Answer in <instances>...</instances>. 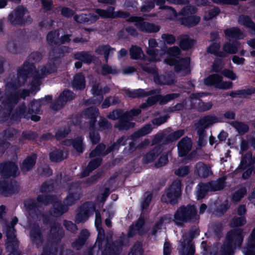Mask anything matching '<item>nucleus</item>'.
<instances>
[{"label": "nucleus", "mask_w": 255, "mask_h": 255, "mask_svg": "<svg viewBox=\"0 0 255 255\" xmlns=\"http://www.w3.org/2000/svg\"><path fill=\"white\" fill-rule=\"evenodd\" d=\"M98 114V110L96 108H90L86 110L83 113V116L91 119L90 128H93L95 120Z\"/></svg>", "instance_id": "393cba45"}, {"label": "nucleus", "mask_w": 255, "mask_h": 255, "mask_svg": "<svg viewBox=\"0 0 255 255\" xmlns=\"http://www.w3.org/2000/svg\"><path fill=\"white\" fill-rule=\"evenodd\" d=\"M74 56L75 59L86 63H90L92 60V56L90 54L85 52L77 53Z\"/></svg>", "instance_id": "e433bc0d"}, {"label": "nucleus", "mask_w": 255, "mask_h": 255, "mask_svg": "<svg viewBox=\"0 0 255 255\" xmlns=\"http://www.w3.org/2000/svg\"><path fill=\"white\" fill-rule=\"evenodd\" d=\"M131 57L133 59H138L142 57L143 53L141 49L136 46H132L130 50Z\"/></svg>", "instance_id": "ea45409f"}, {"label": "nucleus", "mask_w": 255, "mask_h": 255, "mask_svg": "<svg viewBox=\"0 0 255 255\" xmlns=\"http://www.w3.org/2000/svg\"><path fill=\"white\" fill-rule=\"evenodd\" d=\"M149 47L147 49V54L149 58L152 61H159L164 59L165 63L169 65H175L176 72L183 71V74L189 72L188 66L190 62L189 58L179 59L178 57L180 53V49L177 47H173L168 49L167 51L164 50L155 51L154 48L157 47V43L154 39L148 41Z\"/></svg>", "instance_id": "f257e3e1"}, {"label": "nucleus", "mask_w": 255, "mask_h": 255, "mask_svg": "<svg viewBox=\"0 0 255 255\" xmlns=\"http://www.w3.org/2000/svg\"><path fill=\"white\" fill-rule=\"evenodd\" d=\"M73 146L77 151L82 152L83 151L82 139L79 138L75 140L73 143Z\"/></svg>", "instance_id": "bf43d9fd"}, {"label": "nucleus", "mask_w": 255, "mask_h": 255, "mask_svg": "<svg viewBox=\"0 0 255 255\" xmlns=\"http://www.w3.org/2000/svg\"><path fill=\"white\" fill-rule=\"evenodd\" d=\"M30 237L33 242L36 244H38L41 242V237L38 228L31 231Z\"/></svg>", "instance_id": "37998d69"}, {"label": "nucleus", "mask_w": 255, "mask_h": 255, "mask_svg": "<svg viewBox=\"0 0 255 255\" xmlns=\"http://www.w3.org/2000/svg\"><path fill=\"white\" fill-rule=\"evenodd\" d=\"M218 122V119L215 116H206L200 120L198 123V128L200 129L205 128Z\"/></svg>", "instance_id": "4be33fe9"}, {"label": "nucleus", "mask_w": 255, "mask_h": 255, "mask_svg": "<svg viewBox=\"0 0 255 255\" xmlns=\"http://www.w3.org/2000/svg\"><path fill=\"white\" fill-rule=\"evenodd\" d=\"M220 48V45L218 43H214L208 49V51L211 53L216 54Z\"/></svg>", "instance_id": "774afa93"}, {"label": "nucleus", "mask_w": 255, "mask_h": 255, "mask_svg": "<svg viewBox=\"0 0 255 255\" xmlns=\"http://www.w3.org/2000/svg\"><path fill=\"white\" fill-rule=\"evenodd\" d=\"M152 130L151 125H147L141 128L139 130L134 133L133 135V138L138 137L141 136H143L149 133Z\"/></svg>", "instance_id": "79ce46f5"}, {"label": "nucleus", "mask_w": 255, "mask_h": 255, "mask_svg": "<svg viewBox=\"0 0 255 255\" xmlns=\"http://www.w3.org/2000/svg\"><path fill=\"white\" fill-rule=\"evenodd\" d=\"M235 128L240 133H244L248 130V127L243 123H236L235 125Z\"/></svg>", "instance_id": "052dcab7"}, {"label": "nucleus", "mask_w": 255, "mask_h": 255, "mask_svg": "<svg viewBox=\"0 0 255 255\" xmlns=\"http://www.w3.org/2000/svg\"><path fill=\"white\" fill-rule=\"evenodd\" d=\"M197 217L194 206L189 205L180 208L174 215V220L176 224H180L197 219Z\"/></svg>", "instance_id": "423d86ee"}, {"label": "nucleus", "mask_w": 255, "mask_h": 255, "mask_svg": "<svg viewBox=\"0 0 255 255\" xmlns=\"http://www.w3.org/2000/svg\"><path fill=\"white\" fill-rule=\"evenodd\" d=\"M190 171L189 168L187 166L179 167L175 171V174L178 176H184Z\"/></svg>", "instance_id": "49530a36"}, {"label": "nucleus", "mask_w": 255, "mask_h": 255, "mask_svg": "<svg viewBox=\"0 0 255 255\" xmlns=\"http://www.w3.org/2000/svg\"><path fill=\"white\" fill-rule=\"evenodd\" d=\"M161 38L163 39L164 43H167L168 44H173L175 41V37L172 35L164 34H162Z\"/></svg>", "instance_id": "4d7b16f0"}, {"label": "nucleus", "mask_w": 255, "mask_h": 255, "mask_svg": "<svg viewBox=\"0 0 255 255\" xmlns=\"http://www.w3.org/2000/svg\"><path fill=\"white\" fill-rule=\"evenodd\" d=\"M114 51L115 49L111 48L108 45L99 46L96 51L98 54L104 55L106 61L108 60V56L113 54Z\"/></svg>", "instance_id": "473e14b6"}, {"label": "nucleus", "mask_w": 255, "mask_h": 255, "mask_svg": "<svg viewBox=\"0 0 255 255\" xmlns=\"http://www.w3.org/2000/svg\"><path fill=\"white\" fill-rule=\"evenodd\" d=\"M247 190L245 188H242L236 191L233 196V199L235 201H239L246 194Z\"/></svg>", "instance_id": "c03bdc74"}, {"label": "nucleus", "mask_w": 255, "mask_h": 255, "mask_svg": "<svg viewBox=\"0 0 255 255\" xmlns=\"http://www.w3.org/2000/svg\"><path fill=\"white\" fill-rule=\"evenodd\" d=\"M184 133L185 130L184 129H179L170 134L169 138L171 141L175 140L183 135Z\"/></svg>", "instance_id": "3c124183"}, {"label": "nucleus", "mask_w": 255, "mask_h": 255, "mask_svg": "<svg viewBox=\"0 0 255 255\" xmlns=\"http://www.w3.org/2000/svg\"><path fill=\"white\" fill-rule=\"evenodd\" d=\"M142 252L141 245L138 243L133 247L128 255H141Z\"/></svg>", "instance_id": "5fc2aeb1"}, {"label": "nucleus", "mask_w": 255, "mask_h": 255, "mask_svg": "<svg viewBox=\"0 0 255 255\" xmlns=\"http://www.w3.org/2000/svg\"><path fill=\"white\" fill-rule=\"evenodd\" d=\"M143 223L144 222L142 219H139L135 225L131 227L128 233V236H131L136 233H140V229L143 226Z\"/></svg>", "instance_id": "a19ab883"}, {"label": "nucleus", "mask_w": 255, "mask_h": 255, "mask_svg": "<svg viewBox=\"0 0 255 255\" xmlns=\"http://www.w3.org/2000/svg\"><path fill=\"white\" fill-rule=\"evenodd\" d=\"M101 162V160L99 158H97L96 159H94L92 161H91L87 167V169L90 171H91L96 168L100 164Z\"/></svg>", "instance_id": "09e8293b"}, {"label": "nucleus", "mask_w": 255, "mask_h": 255, "mask_svg": "<svg viewBox=\"0 0 255 255\" xmlns=\"http://www.w3.org/2000/svg\"><path fill=\"white\" fill-rule=\"evenodd\" d=\"M222 73L225 77L232 80H235L237 78L236 74L230 70L225 69L222 71Z\"/></svg>", "instance_id": "6e6d98bb"}, {"label": "nucleus", "mask_w": 255, "mask_h": 255, "mask_svg": "<svg viewBox=\"0 0 255 255\" xmlns=\"http://www.w3.org/2000/svg\"><path fill=\"white\" fill-rule=\"evenodd\" d=\"M67 211V207L62 206L58 202L56 201L54 204L53 214L55 216L61 215Z\"/></svg>", "instance_id": "58836bf2"}, {"label": "nucleus", "mask_w": 255, "mask_h": 255, "mask_svg": "<svg viewBox=\"0 0 255 255\" xmlns=\"http://www.w3.org/2000/svg\"><path fill=\"white\" fill-rule=\"evenodd\" d=\"M219 11V9L218 8H214L205 14L204 18L206 20L211 19L218 15Z\"/></svg>", "instance_id": "8fccbe9b"}, {"label": "nucleus", "mask_w": 255, "mask_h": 255, "mask_svg": "<svg viewBox=\"0 0 255 255\" xmlns=\"http://www.w3.org/2000/svg\"><path fill=\"white\" fill-rule=\"evenodd\" d=\"M74 98V94L73 92L65 90L60 95L59 99L57 101L58 106L56 107V105H54L52 108L55 110H57L58 109L62 107L63 105V103H65L69 100H71Z\"/></svg>", "instance_id": "dca6fc26"}, {"label": "nucleus", "mask_w": 255, "mask_h": 255, "mask_svg": "<svg viewBox=\"0 0 255 255\" xmlns=\"http://www.w3.org/2000/svg\"><path fill=\"white\" fill-rule=\"evenodd\" d=\"M238 21L240 24L250 28L251 32L253 34L255 30V24L251 21V19L248 16L241 15L239 17Z\"/></svg>", "instance_id": "bb28decb"}, {"label": "nucleus", "mask_w": 255, "mask_h": 255, "mask_svg": "<svg viewBox=\"0 0 255 255\" xmlns=\"http://www.w3.org/2000/svg\"><path fill=\"white\" fill-rule=\"evenodd\" d=\"M246 221L244 217L234 218L231 223L232 227L241 226L246 223Z\"/></svg>", "instance_id": "a18cd8bd"}, {"label": "nucleus", "mask_w": 255, "mask_h": 255, "mask_svg": "<svg viewBox=\"0 0 255 255\" xmlns=\"http://www.w3.org/2000/svg\"><path fill=\"white\" fill-rule=\"evenodd\" d=\"M17 101V99L16 98H8L6 101H0V110L3 108L4 110H6L8 114H9L12 105L15 104Z\"/></svg>", "instance_id": "cd10ccee"}, {"label": "nucleus", "mask_w": 255, "mask_h": 255, "mask_svg": "<svg viewBox=\"0 0 255 255\" xmlns=\"http://www.w3.org/2000/svg\"><path fill=\"white\" fill-rule=\"evenodd\" d=\"M17 219L13 218L10 223V226L6 227L4 231L7 237L6 248L7 251L11 252L9 255H20L18 252H15L18 247V242L15 239L13 226L17 222Z\"/></svg>", "instance_id": "39448f33"}, {"label": "nucleus", "mask_w": 255, "mask_h": 255, "mask_svg": "<svg viewBox=\"0 0 255 255\" xmlns=\"http://www.w3.org/2000/svg\"><path fill=\"white\" fill-rule=\"evenodd\" d=\"M194 40L188 35H183L181 37L180 46L182 49H187L191 48L194 44Z\"/></svg>", "instance_id": "2f4dec72"}, {"label": "nucleus", "mask_w": 255, "mask_h": 255, "mask_svg": "<svg viewBox=\"0 0 255 255\" xmlns=\"http://www.w3.org/2000/svg\"><path fill=\"white\" fill-rule=\"evenodd\" d=\"M119 100L117 98H112L110 97L108 99H106L104 101V103L102 104L103 108H106L109 107L112 104H116L118 103Z\"/></svg>", "instance_id": "864d4df0"}, {"label": "nucleus", "mask_w": 255, "mask_h": 255, "mask_svg": "<svg viewBox=\"0 0 255 255\" xmlns=\"http://www.w3.org/2000/svg\"><path fill=\"white\" fill-rule=\"evenodd\" d=\"M144 70L152 75L154 81L156 84L170 85L172 84L174 82L173 76L168 77L167 78L162 76H159L155 68H149L148 67H144Z\"/></svg>", "instance_id": "9b49d317"}, {"label": "nucleus", "mask_w": 255, "mask_h": 255, "mask_svg": "<svg viewBox=\"0 0 255 255\" xmlns=\"http://www.w3.org/2000/svg\"><path fill=\"white\" fill-rule=\"evenodd\" d=\"M196 9L194 7H192L191 6H187L186 7L183 8L180 13V14L183 16L188 15L189 13H192L196 12Z\"/></svg>", "instance_id": "e2e57ef3"}, {"label": "nucleus", "mask_w": 255, "mask_h": 255, "mask_svg": "<svg viewBox=\"0 0 255 255\" xmlns=\"http://www.w3.org/2000/svg\"><path fill=\"white\" fill-rule=\"evenodd\" d=\"M224 179L222 178L208 184H199L196 192L197 199H202L207 192L215 191L223 189L224 186Z\"/></svg>", "instance_id": "0eeeda50"}, {"label": "nucleus", "mask_w": 255, "mask_h": 255, "mask_svg": "<svg viewBox=\"0 0 255 255\" xmlns=\"http://www.w3.org/2000/svg\"><path fill=\"white\" fill-rule=\"evenodd\" d=\"M159 150V148L156 147L153 150L147 153L143 157V162L146 163L152 162L158 156L160 152Z\"/></svg>", "instance_id": "c9c22d12"}, {"label": "nucleus", "mask_w": 255, "mask_h": 255, "mask_svg": "<svg viewBox=\"0 0 255 255\" xmlns=\"http://www.w3.org/2000/svg\"><path fill=\"white\" fill-rule=\"evenodd\" d=\"M243 235L240 229L235 230L228 233L225 243L222 248V255H232L233 244L240 246L243 241Z\"/></svg>", "instance_id": "20e7f679"}, {"label": "nucleus", "mask_w": 255, "mask_h": 255, "mask_svg": "<svg viewBox=\"0 0 255 255\" xmlns=\"http://www.w3.org/2000/svg\"><path fill=\"white\" fill-rule=\"evenodd\" d=\"M100 73L103 75H106L108 74H116L118 72L117 70L114 68L110 67L108 65L104 66Z\"/></svg>", "instance_id": "de8ad7c7"}, {"label": "nucleus", "mask_w": 255, "mask_h": 255, "mask_svg": "<svg viewBox=\"0 0 255 255\" xmlns=\"http://www.w3.org/2000/svg\"><path fill=\"white\" fill-rule=\"evenodd\" d=\"M181 182L179 180L174 181L168 188L166 194L162 197L163 202L174 204L181 195Z\"/></svg>", "instance_id": "6e6552de"}, {"label": "nucleus", "mask_w": 255, "mask_h": 255, "mask_svg": "<svg viewBox=\"0 0 255 255\" xmlns=\"http://www.w3.org/2000/svg\"><path fill=\"white\" fill-rule=\"evenodd\" d=\"M126 93L127 96L131 98L149 96L146 103H144L140 106V108L142 109L146 108L147 106H151L157 101H159L161 104H165L169 100L178 97V95L176 94H170L162 97L159 94L158 91L152 90L145 92L143 89H141L133 91L128 90Z\"/></svg>", "instance_id": "f03ea898"}, {"label": "nucleus", "mask_w": 255, "mask_h": 255, "mask_svg": "<svg viewBox=\"0 0 255 255\" xmlns=\"http://www.w3.org/2000/svg\"><path fill=\"white\" fill-rule=\"evenodd\" d=\"M232 87V83L231 82H220L217 85V87L221 89H229Z\"/></svg>", "instance_id": "69168bd1"}, {"label": "nucleus", "mask_w": 255, "mask_h": 255, "mask_svg": "<svg viewBox=\"0 0 255 255\" xmlns=\"http://www.w3.org/2000/svg\"><path fill=\"white\" fill-rule=\"evenodd\" d=\"M46 68L44 67L41 68L40 70H38V71L31 73L32 76H33V78L35 81V83L33 84L34 87L35 88L39 85V80L41 78L44 77L48 73L54 72L55 71V69L47 70V71H46Z\"/></svg>", "instance_id": "f3484780"}, {"label": "nucleus", "mask_w": 255, "mask_h": 255, "mask_svg": "<svg viewBox=\"0 0 255 255\" xmlns=\"http://www.w3.org/2000/svg\"><path fill=\"white\" fill-rule=\"evenodd\" d=\"M125 142V138L124 137L119 139L116 143L114 144L112 147L107 149L106 152H103V150L105 148V145L104 144H99L95 150L91 152L90 156L92 157L100 154H106L115 149H117L120 145H124Z\"/></svg>", "instance_id": "9d476101"}, {"label": "nucleus", "mask_w": 255, "mask_h": 255, "mask_svg": "<svg viewBox=\"0 0 255 255\" xmlns=\"http://www.w3.org/2000/svg\"><path fill=\"white\" fill-rule=\"evenodd\" d=\"M200 20V18L198 16L191 15L183 18L181 20V22L186 26L191 27L196 25Z\"/></svg>", "instance_id": "a878e982"}, {"label": "nucleus", "mask_w": 255, "mask_h": 255, "mask_svg": "<svg viewBox=\"0 0 255 255\" xmlns=\"http://www.w3.org/2000/svg\"><path fill=\"white\" fill-rule=\"evenodd\" d=\"M255 229L253 231L251 237L246 248H244L243 252L245 255H255Z\"/></svg>", "instance_id": "aec40b11"}, {"label": "nucleus", "mask_w": 255, "mask_h": 255, "mask_svg": "<svg viewBox=\"0 0 255 255\" xmlns=\"http://www.w3.org/2000/svg\"><path fill=\"white\" fill-rule=\"evenodd\" d=\"M7 185L4 183L0 182V193L4 196H8L9 193H11Z\"/></svg>", "instance_id": "0e129e2a"}, {"label": "nucleus", "mask_w": 255, "mask_h": 255, "mask_svg": "<svg viewBox=\"0 0 255 255\" xmlns=\"http://www.w3.org/2000/svg\"><path fill=\"white\" fill-rule=\"evenodd\" d=\"M28 67L27 66H24L21 69L18 70V74L22 79H23L26 75L28 76L30 75V72L28 71Z\"/></svg>", "instance_id": "338daca9"}, {"label": "nucleus", "mask_w": 255, "mask_h": 255, "mask_svg": "<svg viewBox=\"0 0 255 255\" xmlns=\"http://www.w3.org/2000/svg\"><path fill=\"white\" fill-rule=\"evenodd\" d=\"M225 34L229 38L243 39L244 35L238 28L236 27L227 29L225 31Z\"/></svg>", "instance_id": "5701e85b"}, {"label": "nucleus", "mask_w": 255, "mask_h": 255, "mask_svg": "<svg viewBox=\"0 0 255 255\" xmlns=\"http://www.w3.org/2000/svg\"><path fill=\"white\" fill-rule=\"evenodd\" d=\"M72 86L77 90L84 89L85 87V81L83 75L82 74L76 75L72 82Z\"/></svg>", "instance_id": "b1692460"}, {"label": "nucleus", "mask_w": 255, "mask_h": 255, "mask_svg": "<svg viewBox=\"0 0 255 255\" xmlns=\"http://www.w3.org/2000/svg\"><path fill=\"white\" fill-rule=\"evenodd\" d=\"M27 13V10L24 8L19 7L9 15V20L12 24H16Z\"/></svg>", "instance_id": "ddd939ff"}, {"label": "nucleus", "mask_w": 255, "mask_h": 255, "mask_svg": "<svg viewBox=\"0 0 255 255\" xmlns=\"http://www.w3.org/2000/svg\"><path fill=\"white\" fill-rule=\"evenodd\" d=\"M101 218L100 214L96 212V219H95V226L98 231V240L96 242V244H100L101 240H102L104 237V230L101 228Z\"/></svg>", "instance_id": "c85d7f7f"}, {"label": "nucleus", "mask_w": 255, "mask_h": 255, "mask_svg": "<svg viewBox=\"0 0 255 255\" xmlns=\"http://www.w3.org/2000/svg\"><path fill=\"white\" fill-rule=\"evenodd\" d=\"M191 146L192 142L190 139L188 137L183 138L178 144L179 154L180 156L186 155L191 149Z\"/></svg>", "instance_id": "2eb2a0df"}, {"label": "nucleus", "mask_w": 255, "mask_h": 255, "mask_svg": "<svg viewBox=\"0 0 255 255\" xmlns=\"http://www.w3.org/2000/svg\"><path fill=\"white\" fill-rule=\"evenodd\" d=\"M129 20L134 22L135 25L140 30L146 32H154L159 31L160 28L158 25L150 23L139 17H131Z\"/></svg>", "instance_id": "1a4fd4ad"}, {"label": "nucleus", "mask_w": 255, "mask_h": 255, "mask_svg": "<svg viewBox=\"0 0 255 255\" xmlns=\"http://www.w3.org/2000/svg\"><path fill=\"white\" fill-rule=\"evenodd\" d=\"M195 171L199 176L202 178H205L211 174L210 168L202 162L196 164Z\"/></svg>", "instance_id": "412c9836"}, {"label": "nucleus", "mask_w": 255, "mask_h": 255, "mask_svg": "<svg viewBox=\"0 0 255 255\" xmlns=\"http://www.w3.org/2000/svg\"><path fill=\"white\" fill-rule=\"evenodd\" d=\"M240 44L238 42H236L234 45L229 43H226L224 46V50L230 54L236 53L240 48Z\"/></svg>", "instance_id": "4c0bfd02"}, {"label": "nucleus", "mask_w": 255, "mask_h": 255, "mask_svg": "<svg viewBox=\"0 0 255 255\" xmlns=\"http://www.w3.org/2000/svg\"><path fill=\"white\" fill-rule=\"evenodd\" d=\"M93 81L91 83L92 87V93L95 96H99L98 101V102L95 101L94 102V104L95 105L99 104L100 103L101 100L103 99V97L102 96V95L108 92V91L109 90V89L107 87H105L103 89H102L101 88L99 89V85L98 84H93Z\"/></svg>", "instance_id": "6ab92c4d"}, {"label": "nucleus", "mask_w": 255, "mask_h": 255, "mask_svg": "<svg viewBox=\"0 0 255 255\" xmlns=\"http://www.w3.org/2000/svg\"><path fill=\"white\" fill-rule=\"evenodd\" d=\"M59 36V33L56 31L51 32L47 35V41L49 43L52 44L56 41V40Z\"/></svg>", "instance_id": "680f3d73"}, {"label": "nucleus", "mask_w": 255, "mask_h": 255, "mask_svg": "<svg viewBox=\"0 0 255 255\" xmlns=\"http://www.w3.org/2000/svg\"><path fill=\"white\" fill-rule=\"evenodd\" d=\"M88 236V231L86 230H83L81 233L79 239L73 243V247L77 250L79 249L84 245Z\"/></svg>", "instance_id": "c756f323"}, {"label": "nucleus", "mask_w": 255, "mask_h": 255, "mask_svg": "<svg viewBox=\"0 0 255 255\" xmlns=\"http://www.w3.org/2000/svg\"><path fill=\"white\" fill-rule=\"evenodd\" d=\"M79 199V196L77 195L69 194L66 199L64 203L66 206L71 205L75 200Z\"/></svg>", "instance_id": "13d9d810"}, {"label": "nucleus", "mask_w": 255, "mask_h": 255, "mask_svg": "<svg viewBox=\"0 0 255 255\" xmlns=\"http://www.w3.org/2000/svg\"><path fill=\"white\" fill-rule=\"evenodd\" d=\"M50 158L52 161L54 162L59 161L63 158L61 156V152L59 150L51 152L50 153Z\"/></svg>", "instance_id": "603ef678"}, {"label": "nucleus", "mask_w": 255, "mask_h": 255, "mask_svg": "<svg viewBox=\"0 0 255 255\" xmlns=\"http://www.w3.org/2000/svg\"><path fill=\"white\" fill-rule=\"evenodd\" d=\"M0 171L4 176H16L18 173V167L13 162L3 163L0 165Z\"/></svg>", "instance_id": "f8f14e48"}, {"label": "nucleus", "mask_w": 255, "mask_h": 255, "mask_svg": "<svg viewBox=\"0 0 255 255\" xmlns=\"http://www.w3.org/2000/svg\"><path fill=\"white\" fill-rule=\"evenodd\" d=\"M222 80V77L217 74H213L207 77L204 80V83L208 86L216 85L217 87V85Z\"/></svg>", "instance_id": "7c9ffc66"}, {"label": "nucleus", "mask_w": 255, "mask_h": 255, "mask_svg": "<svg viewBox=\"0 0 255 255\" xmlns=\"http://www.w3.org/2000/svg\"><path fill=\"white\" fill-rule=\"evenodd\" d=\"M113 7H109L107 10L97 9L96 10V14H81L76 15L75 20L79 23H92L96 21L99 17L103 18H116L118 17H124L125 13L121 11L114 12Z\"/></svg>", "instance_id": "7ed1b4c3"}, {"label": "nucleus", "mask_w": 255, "mask_h": 255, "mask_svg": "<svg viewBox=\"0 0 255 255\" xmlns=\"http://www.w3.org/2000/svg\"><path fill=\"white\" fill-rule=\"evenodd\" d=\"M35 163V158L30 156L26 159L23 162L21 169L23 171L26 172L31 169Z\"/></svg>", "instance_id": "72a5a7b5"}, {"label": "nucleus", "mask_w": 255, "mask_h": 255, "mask_svg": "<svg viewBox=\"0 0 255 255\" xmlns=\"http://www.w3.org/2000/svg\"><path fill=\"white\" fill-rule=\"evenodd\" d=\"M91 212V209L88 208V204H85L80 209L79 212L77 214L76 222L77 223L85 222L89 216Z\"/></svg>", "instance_id": "a211bd4d"}, {"label": "nucleus", "mask_w": 255, "mask_h": 255, "mask_svg": "<svg viewBox=\"0 0 255 255\" xmlns=\"http://www.w3.org/2000/svg\"><path fill=\"white\" fill-rule=\"evenodd\" d=\"M52 97L50 96H47L44 98L39 100L32 101L28 108V112L30 114L31 112H37L41 105L47 104L51 102Z\"/></svg>", "instance_id": "4468645a"}, {"label": "nucleus", "mask_w": 255, "mask_h": 255, "mask_svg": "<svg viewBox=\"0 0 255 255\" xmlns=\"http://www.w3.org/2000/svg\"><path fill=\"white\" fill-rule=\"evenodd\" d=\"M254 162V161L252 157V154L250 152H248L241 160L240 168L246 169L251 166Z\"/></svg>", "instance_id": "f704fd0d"}]
</instances>
